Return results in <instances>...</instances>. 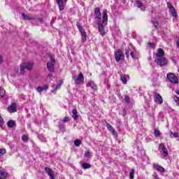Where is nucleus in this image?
I'll return each mask as SVG.
<instances>
[{
  "mask_svg": "<svg viewBox=\"0 0 179 179\" xmlns=\"http://www.w3.org/2000/svg\"><path fill=\"white\" fill-rule=\"evenodd\" d=\"M95 19L97 20L98 29L101 36L106 34L104 27L107 26L108 22V16L107 15V10H104L103 12V17L101 20V13H100V8L96 7L94 10Z\"/></svg>",
  "mask_w": 179,
  "mask_h": 179,
  "instance_id": "1",
  "label": "nucleus"
},
{
  "mask_svg": "<svg viewBox=\"0 0 179 179\" xmlns=\"http://www.w3.org/2000/svg\"><path fill=\"white\" fill-rule=\"evenodd\" d=\"M50 58V61L47 64V68L50 72H55V58L52 56V55H49Z\"/></svg>",
  "mask_w": 179,
  "mask_h": 179,
  "instance_id": "2",
  "label": "nucleus"
},
{
  "mask_svg": "<svg viewBox=\"0 0 179 179\" xmlns=\"http://www.w3.org/2000/svg\"><path fill=\"white\" fill-rule=\"evenodd\" d=\"M167 79L172 83L173 85L178 84V78L173 73H169L166 76Z\"/></svg>",
  "mask_w": 179,
  "mask_h": 179,
  "instance_id": "3",
  "label": "nucleus"
},
{
  "mask_svg": "<svg viewBox=\"0 0 179 179\" xmlns=\"http://www.w3.org/2000/svg\"><path fill=\"white\" fill-rule=\"evenodd\" d=\"M73 79L76 83V85H82L85 80V77L83 76V73H80L78 76L74 75L73 76Z\"/></svg>",
  "mask_w": 179,
  "mask_h": 179,
  "instance_id": "4",
  "label": "nucleus"
},
{
  "mask_svg": "<svg viewBox=\"0 0 179 179\" xmlns=\"http://www.w3.org/2000/svg\"><path fill=\"white\" fill-rule=\"evenodd\" d=\"M155 62H156L157 64H158L159 66H166L167 64H169V62L166 57H156V59L155 60Z\"/></svg>",
  "mask_w": 179,
  "mask_h": 179,
  "instance_id": "5",
  "label": "nucleus"
},
{
  "mask_svg": "<svg viewBox=\"0 0 179 179\" xmlns=\"http://www.w3.org/2000/svg\"><path fill=\"white\" fill-rule=\"evenodd\" d=\"M24 69L27 71H31L33 69V64L31 63H23L20 65V73L23 75L24 73Z\"/></svg>",
  "mask_w": 179,
  "mask_h": 179,
  "instance_id": "6",
  "label": "nucleus"
},
{
  "mask_svg": "<svg viewBox=\"0 0 179 179\" xmlns=\"http://www.w3.org/2000/svg\"><path fill=\"white\" fill-rule=\"evenodd\" d=\"M115 59L116 62H120V61L124 59V53H122V50L119 49L115 52Z\"/></svg>",
  "mask_w": 179,
  "mask_h": 179,
  "instance_id": "7",
  "label": "nucleus"
},
{
  "mask_svg": "<svg viewBox=\"0 0 179 179\" xmlns=\"http://www.w3.org/2000/svg\"><path fill=\"white\" fill-rule=\"evenodd\" d=\"M159 150L164 157H167L169 156V151L167 150V148L163 143L159 144Z\"/></svg>",
  "mask_w": 179,
  "mask_h": 179,
  "instance_id": "8",
  "label": "nucleus"
},
{
  "mask_svg": "<svg viewBox=\"0 0 179 179\" xmlns=\"http://www.w3.org/2000/svg\"><path fill=\"white\" fill-rule=\"evenodd\" d=\"M8 113H16L17 111V105L16 103H13L11 105L8 106Z\"/></svg>",
  "mask_w": 179,
  "mask_h": 179,
  "instance_id": "9",
  "label": "nucleus"
},
{
  "mask_svg": "<svg viewBox=\"0 0 179 179\" xmlns=\"http://www.w3.org/2000/svg\"><path fill=\"white\" fill-rule=\"evenodd\" d=\"M155 101L157 104H163V98L159 93H155Z\"/></svg>",
  "mask_w": 179,
  "mask_h": 179,
  "instance_id": "10",
  "label": "nucleus"
},
{
  "mask_svg": "<svg viewBox=\"0 0 179 179\" xmlns=\"http://www.w3.org/2000/svg\"><path fill=\"white\" fill-rule=\"evenodd\" d=\"M45 171L47 173L48 176H50V179H55V176H54V171L49 167H45Z\"/></svg>",
  "mask_w": 179,
  "mask_h": 179,
  "instance_id": "11",
  "label": "nucleus"
},
{
  "mask_svg": "<svg viewBox=\"0 0 179 179\" xmlns=\"http://www.w3.org/2000/svg\"><path fill=\"white\" fill-rule=\"evenodd\" d=\"M22 17L23 20H36V17L31 15H26L24 13H22Z\"/></svg>",
  "mask_w": 179,
  "mask_h": 179,
  "instance_id": "12",
  "label": "nucleus"
},
{
  "mask_svg": "<svg viewBox=\"0 0 179 179\" xmlns=\"http://www.w3.org/2000/svg\"><path fill=\"white\" fill-rule=\"evenodd\" d=\"M163 57H164V50L162 48H159L156 53V58H161Z\"/></svg>",
  "mask_w": 179,
  "mask_h": 179,
  "instance_id": "13",
  "label": "nucleus"
},
{
  "mask_svg": "<svg viewBox=\"0 0 179 179\" xmlns=\"http://www.w3.org/2000/svg\"><path fill=\"white\" fill-rule=\"evenodd\" d=\"M153 168L155 169V170H157V171H159V173H164V171H166V169H164V168H163L160 165L154 164Z\"/></svg>",
  "mask_w": 179,
  "mask_h": 179,
  "instance_id": "14",
  "label": "nucleus"
},
{
  "mask_svg": "<svg viewBox=\"0 0 179 179\" xmlns=\"http://www.w3.org/2000/svg\"><path fill=\"white\" fill-rule=\"evenodd\" d=\"M106 128L108 129V131H110V132H111L112 134L117 135V131L115 129H114V128H113V126H111L110 123L106 124Z\"/></svg>",
  "mask_w": 179,
  "mask_h": 179,
  "instance_id": "15",
  "label": "nucleus"
},
{
  "mask_svg": "<svg viewBox=\"0 0 179 179\" xmlns=\"http://www.w3.org/2000/svg\"><path fill=\"white\" fill-rule=\"evenodd\" d=\"M56 2L58 4L59 10L60 11L64 10V0H56Z\"/></svg>",
  "mask_w": 179,
  "mask_h": 179,
  "instance_id": "16",
  "label": "nucleus"
},
{
  "mask_svg": "<svg viewBox=\"0 0 179 179\" xmlns=\"http://www.w3.org/2000/svg\"><path fill=\"white\" fill-rule=\"evenodd\" d=\"M48 89V85H44L43 87L39 86L36 88V91L38 93H42L44 90H47Z\"/></svg>",
  "mask_w": 179,
  "mask_h": 179,
  "instance_id": "17",
  "label": "nucleus"
},
{
  "mask_svg": "<svg viewBox=\"0 0 179 179\" xmlns=\"http://www.w3.org/2000/svg\"><path fill=\"white\" fill-rule=\"evenodd\" d=\"M72 114V117L73 118L74 121H77V120L79 118V115H78V110L76 108L73 110Z\"/></svg>",
  "mask_w": 179,
  "mask_h": 179,
  "instance_id": "18",
  "label": "nucleus"
},
{
  "mask_svg": "<svg viewBox=\"0 0 179 179\" xmlns=\"http://www.w3.org/2000/svg\"><path fill=\"white\" fill-rule=\"evenodd\" d=\"M76 26H77L79 31L81 33V34L86 33V31H85V29H83L82 27V26H80V23L79 22H76Z\"/></svg>",
  "mask_w": 179,
  "mask_h": 179,
  "instance_id": "19",
  "label": "nucleus"
},
{
  "mask_svg": "<svg viewBox=\"0 0 179 179\" xmlns=\"http://www.w3.org/2000/svg\"><path fill=\"white\" fill-rule=\"evenodd\" d=\"M64 83V81L62 80H59L57 83V85L55 87V89L52 91L55 93V92H57V90H58L59 89H61V86H62V84Z\"/></svg>",
  "mask_w": 179,
  "mask_h": 179,
  "instance_id": "20",
  "label": "nucleus"
},
{
  "mask_svg": "<svg viewBox=\"0 0 179 179\" xmlns=\"http://www.w3.org/2000/svg\"><path fill=\"white\" fill-rule=\"evenodd\" d=\"M15 125H16L15 120H9L7 122V127H8V128H13Z\"/></svg>",
  "mask_w": 179,
  "mask_h": 179,
  "instance_id": "21",
  "label": "nucleus"
},
{
  "mask_svg": "<svg viewBox=\"0 0 179 179\" xmlns=\"http://www.w3.org/2000/svg\"><path fill=\"white\" fill-rule=\"evenodd\" d=\"M6 177H8V173H6V172H5V169H3L0 172V179H5V178H6Z\"/></svg>",
  "mask_w": 179,
  "mask_h": 179,
  "instance_id": "22",
  "label": "nucleus"
},
{
  "mask_svg": "<svg viewBox=\"0 0 179 179\" xmlns=\"http://www.w3.org/2000/svg\"><path fill=\"white\" fill-rule=\"evenodd\" d=\"M169 12L171 13L173 17H177V11H176V8H174V7L170 8Z\"/></svg>",
  "mask_w": 179,
  "mask_h": 179,
  "instance_id": "23",
  "label": "nucleus"
},
{
  "mask_svg": "<svg viewBox=\"0 0 179 179\" xmlns=\"http://www.w3.org/2000/svg\"><path fill=\"white\" fill-rule=\"evenodd\" d=\"M89 86H90L91 88H92L93 90H97V86L94 85V83L93 81H90L88 83Z\"/></svg>",
  "mask_w": 179,
  "mask_h": 179,
  "instance_id": "24",
  "label": "nucleus"
},
{
  "mask_svg": "<svg viewBox=\"0 0 179 179\" xmlns=\"http://www.w3.org/2000/svg\"><path fill=\"white\" fill-rule=\"evenodd\" d=\"M120 79H121L122 83H124V85H127L128 80H127V77H125V76L120 75Z\"/></svg>",
  "mask_w": 179,
  "mask_h": 179,
  "instance_id": "25",
  "label": "nucleus"
},
{
  "mask_svg": "<svg viewBox=\"0 0 179 179\" xmlns=\"http://www.w3.org/2000/svg\"><path fill=\"white\" fill-rule=\"evenodd\" d=\"M154 135H155L157 138H160L162 134L160 133V131L157 130V129H154Z\"/></svg>",
  "mask_w": 179,
  "mask_h": 179,
  "instance_id": "26",
  "label": "nucleus"
},
{
  "mask_svg": "<svg viewBox=\"0 0 179 179\" xmlns=\"http://www.w3.org/2000/svg\"><path fill=\"white\" fill-rule=\"evenodd\" d=\"M90 167H92V164L83 163V169H84V170H87V169H90Z\"/></svg>",
  "mask_w": 179,
  "mask_h": 179,
  "instance_id": "27",
  "label": "nucleus"
},
{
  "mask_svg": "<svg viewBox=\"0 0 179 179\" xmlns=\"http://www.w3.org/2000/svg\"><path fill=\"white\" fill-rule=\"evenodd\" d=\"M81 143H82V141L80 139H76L74 141V145L77 148H79V146H80Z\"/></svg>",
  "mask_w": 179,
  "mask_h": 179,
  "instance_id": "28",
  "label": "nucleus"
},
{
  "mask_svg": "<svg viewBox=\"0 0 179 179\" xmlns=\"http://www.w3.org/2000/svg\"><path fill=\"white\" fill-rule=\"evenodd\" d=\"M137 8H142L143 6V3H142V1H139V0H136L135 2Z\"/></svg>",
  "mask_w": 179,
  "mask_h": 179,
  "instance_id": "29",
  "label": "nucleus"
},
{
  "mask_svg": "<svg viewBox=\"0 0 179 179\" xmlns=\"http://www.w3.org/2000/svg\"><path fill=\"white\" fill-rule=\"evenodd\" d=\"M124 51L127 58H129V54H131V50H129V48H126L124 49Z\"/></svg>",
  "mask_w": 179,
  "mask_h": 179,
  "instance_id": "30",
  "label": "nucleus"
},
{
  "mask_svg": "<svg viewBox=\"0 0 179 179\" xmlns=\"http://www.w3.org/2000/svg\"><path fill=\"white\" fill-rule=\"evenodd\" d=\"M0 96L1 99H4L5 97V90L0 87Z\"/></svg>",
  "mask_w": 179,
  "mask_h": 179,
  "instance_id": "31",
  "label": "nucleus"
},
{
  "mask_svg": "<svg viewBox=\"0 0 179 179\" xmlns=\"http://www.w3.org/2000/svg\"><path fill=\"white\" fill-rule=\"evenodd\" d=\"M134 176H135V169H132L131 170L130 173H129V178H130V179H134Z\"/></svg>",
  "mask_w": 179,
  "mask_h": 179,
  "instance_id": "32",
  "label": "nucleus"
},
{
  "mask_svg": "<svg viewBox=\"0 0 179 179\" xmlns=\"http://www.w3.org/2000/svg\"><path fill=\"white\" fill-rule=\"evenodd\" d=\"M81 35L83 41H86V40L87 39V35L86 34V32L84 34H81Z\"/></svg>",
  "mask_w": 179,
  "mask_h": 179,
  "instance_id": "33",
  "label": "nucleus"
},
{
  "mask_svg": "<svg viewBox=\"0 0 179 179\" xmlns=\"http://www.w3.org/2000/svg\"><path fill=\"white\" fill-rule=\"evenodd\" d=\"M22 139L23 142H28L29 141V137L26 135H23L22 137Z\"/></svg>",
  "mask_w": 179,
  "mask_h": 179,
  "instance_id": "34",
  "label": "nucleus"
},
{
  "mask_svg": "<svg viewBox=\"0 0 179 179\" xmlns=\"http://www.w3.org/2000/svg\"><path fill=\"white\" fill-rule=\"evenodd\" d=\"M6 153V150L4 148L0 149V157L3 156Z\"/></svg>",
  "mask_w": 179,
  "mask_h": 179,
  "instance_id": "35",
  "label": "nucleus"
},
{
  "mask_svg": "<svg viewBox=\"0 0 179 179\" xmlns=\"http://www.w3.org/2000/svg\"><path fill=\"white\" fill-rule=\"evenodd\" d=\"M174 101H176L177 106H178V107H179V97L177 96H174Z\"/></svg>",
  "mask_w": 179,
  "mask_h": 179,
  "instance_id": "36",
  "label": "nucleus"
},
{
  "mask_svg": "<svg viewBox=\"0 0 179 179\" xmlns=\"http://www.w3.org/2000/svg\"><path fill=\"white\" fill-rule=\"evenodd\" d=\"M171 135H173L174 138H178V133L177 132L173 133V131H171V138H173Z\"/></svg>",
  "mask_w": 179,
  "mask_h": 179,
  "instance_id": "37",
  "label": "nucleus"
},
{
  "mask_svg": "<svg viewBox=\"0 0 179 179\" xmlns=\"http://www.w3.org/2000/svg\"><path fill=\"white\" fill-rule=\"evenodd\" d=\"M152 22L154 27H157V26H159V22L157 21L152 20Z\"/></svg>",
  "mask_w": 179,
  "mask_h": 179,
  "instance_id": "38",
  "label": "nucleus"
},
{
  "mask_svg": "<svg viewBox=\"0 0 179 179\" xmlns=\"http://www.w3.org/2000/svg\"><path fill=\"white\" fill-rule=\"evenodd\" d=\"M150 48H156V45L153 43H148Z\"/></svg>",
  "mask_w": 179,
  "mask_h": 179,
  "instance_id": "39",
  "label": "nucleus"
},
{
  "mask_svg": "<svg viewBox=\"0 0 179 179\" xmlns=\"http://www.w3.org/2000/svg\"><path fill=\"white\" fill-rule=\"evenodd\" d=\"M85 156L86 157H90V156H92V154H90V152L87 151V152H85Z\"/></svg>",
  "mask_w": 179,
  "mask_h": 179,
  "instance_id": "40",
  "label": "nucleus"
},
{
  "mask_svg": "<svg viewBox=\"0 0 179 179\" xmlns=\"http://www.w3.org/2000/svg\"><path fill=\"white\" fill-rule=\"evenodd\" d=\"M2 125H3V118L0 115V127H2Z\"/></svg>",
  "mask_w": 179,
  "mask_h": 179,
  "instance_id": "41",
  "label": "nucleus"
},
{
  "mask_svg": "<svg viewBox=\"0 0 179 179\" xmlns=\"http://www.w3.org/2000/svg\"><path fill=\"white\" fill-rule=\"evenodd\" d=\"M124 100L126 103H130L129 97L128 96H124Z\"/></svg>",
  "mask_w": 179,
  "mask_h": 179,
  "instance_id": "42",
  "label": "nucleus"
},
{
  "mask_svg": "<svg viewBox=\"0 0 179 179\" xmlns=\"http://www.w3.org/2000/svg\"><path fill=\"white\" fill-rule=\"evenodd\" d=\"M69 122V117H64V120H63V122Z\"/></svg>",
  "mask_w": 179,
  "mask_h": 179,
  "instance_id": "43",
  "label": "nucleus"
},
{
  "mask_svg": "<svg viewBox=\"0 0 179 179\" xmlns=\"http://www.w3.org/2000/svg\"><path fill=\"white\" fill-rule=\"evenodd\" d=\"M167 6L170 10V9H171V8H174V6H173V5H171V3H167Z\"/></svg>",
  "mask_w": 179,
  "mask_h": 179,
  "instance_id": "44",
  "label": "nucleus"
},
{
  "mask_svg": "<svg viewBox=\"0 0 179 179\" xmlns=\"http://www.w3.org/2000/svg\"><path fill=\"white\" fill-rule=\"evenodd\" d=\"M153 177L155 178V179H160V178H159V176L157 175V173H155L153 174Z\"/></svg>",
  "mask_w": 179,
  "mask_h": 179,
  "instance_id": "45",
  "label": "nucleus"
},
{
  "mask_svg": "<svg viewBox=\"0 0 179 179\" xmlns=\"http://www.w3.org/2000/svg\"><path fill=\"white\" fill-rule=\"evenodd\" d=\"M2 62H3V57L0 55V65L2 64Z\"/></svg>",
  "mask_w": 179,
  "mask_h": 179,
  "instance_id": "46",
  "label": "nucleus"
},
{
  "mask_svg": "<svg viewBox=\"0 0 179 179\" xmlns=\"http://www.w3.org/2000/svg\"><path fill=\"white\" fill-rule=\"evenodd\" d=\"M130 55L133 58V59H135V56H134V52L131 51L130 52Z\"/></svg>",
  "mask_w": 179,
  "mask_h": 179,
  "instance_id": "47",
  "label": "nucleus"
},
{
  "mask_svg": "<svg viewBox=\"0 0 179 179\" xmlns=\"http://www.w3.org/2000/svg\"><path fill=\"white\" fill-rule=\"evenodd\" d=\"M59 127L61 129H64V124H60Z\"/></svg>",
  "mask_w": 179,
  "mask_h": 179,
  "instance_id": "48",
  "label": "nucleus"
},
{
  "mask_svg": "<svg viewBox=\"0 0 179 179\" xmlns=\"http://www.w3.org/2000/svg\"><path fill=\"white\" fill-rule=\"evenodd\" d=\"M38 21L41 22H43V19L42 18H38Z\"/></svg>",
  "mask_w": 179,
  "mask_h": 179,
  "instance_id": "49",
  "label": "nucleus"
},
{
  "mask_svg": "<svg viewBox=\"0 0 179 179\" xmlns=\"http://www.w3.org/2000/svg\"><path fill=\"white\" fill-rule=\"evenodd\" d=\"M48 77H49V78H52V74H49V75H48Z\"/></svg>",
  "mask_w": 179,
  "mask_h": 179,
  "instance_id": "50",
  "label": "nucleus"
},
{
  "mask_svg": "<svg viewBox=\"0 0 179 179\" xmlns=\"http://www.w3.org/2000/svg\"><path fill=\"white\" fill-rule=\"evenodd\" d=\"M3 169V168H2L1 166H0V173L2 171Z\"/></svg>",
  "mask_w": 179,
  "mask_h": 179,
  "instance_id": "51",
  "label": "nucleus"
},
{
  "mask_svg": "<svg viewBox=\"0 0 179 179\" xmlns=\"http://www.w3.org/2000/svg\"><path fill=\"white\" fill-rule=\"evenodd\" d=\"M122 3H125L126 0H122Z\"/></svg>",
  "mask_w": 179,
  "mask_h": 179,
  "instance_id": "52",
  "label": "nucleus"
},
{
  "mask_svg": "<svg viewBox=\"0 0 179 179\" xmlns=\"http://www.w3.org/2000/svg\"><path fill=\"white\" fill-rule=\"evenodd\" d=\"M176 94H179V91H176Z\"/></svg>",
  "mask_w": 179,
  "mask_h": 179,
  "instance_id": "53",
  "label": "nucleus"
},
{
  "mask_svg": "<svg viewBox=\"0 0 179 179\" xmlns=\"http://www.w3.org/2000/svg\"><path fill=\"white\" fill-rule=\"evenodd\" d=\"M64 2H67V1H68V0H64Z\"/></svg>",
  "mask_w": 179,
  "mask_h": 179,
  "instance_id": "54",
  "label": "nucleus"
}]
</instances>
